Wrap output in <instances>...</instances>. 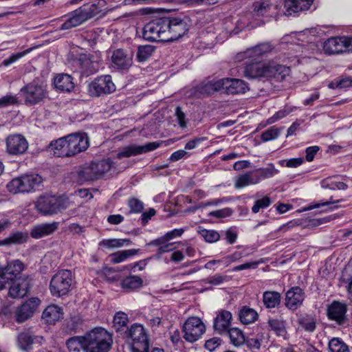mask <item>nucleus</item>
I'll list each match as a JSON object with an SVG mask.
<instances>
[{"mask_svg":"<svg viewBox=\"0 0 352 352\" xmlns=\"http://www.w3.org/2000/svg\"><path fill=\"white\" fill-rule=\"evenodd\" d=\"M329 352H350L349 346L338 338H333L328 344Z\"/></svg>","mask_w":352,"mask_h":352,"instance_id":"45","label":"nucleus"},{"mask_svg":"<svg viewBox=\"0 0 352 352\" xmlns=\"http://www.w3.org/2000/svg\"><path fill=\"white\" fill-rule=\"evenodd\" d=\"M290 68L271 61L268 63H245L243 75L248 79L283 81L290 74Z\"/></svg>","mask_w":352,"mask_h":352,"instance_id":"1","label":"nucleus"},{"mask_svg":"<svg viewBox=\"0 0 352 352\" xmlns=\"http://www.w3.org/2000/svg\"><path fill=\"white\" fill-rule=\"evenodd\" d=\"M232 315L230 311L226 309H220L217 312L214 318L213 328L219 334H224L230 329Z\"/></svg>","mask_w":352,"mask_h":352,"instance_id":"21","label":"nucleus"},{"mask_svg":"<svg viewBox=\"0 0 352 352\" xmlns=\"http://www.w3.org/2000/svg\"><path fill=\"white\" fill-rule=\"evenodd\" d=\"M304 162V159L302 157L292 158L288 160L280 161V164L289 168H296L300 166Z\"/></svg>","mask_w":352,"mask_h":352,"instance_id":"59","label":"nucleus"},{"mask_svg":"<svg viewBox=\"0 0 352 352\" xmlns=\"http://www.w3.org/2000/svg\"><path fill=\"white\" fill-rule=\"evenodd\" d=\"M221 340L219 338H212L206 340L205 347L210 351H214L217 347L221 345Z\"/></svg>","mask_w":352,"mask_h":352,"instance_id":"60","label":"nucleus"},{"mask_svg":"<svg viewBox=\"0 0 352 352\" xmlns=\"http://www.w3.org/2000/svg\"><path fill=\"white\" fill-rule=\"evenodd\" d=\"M160 143L149 142L144 145L131 144L123 148V150L117 154V157L121 159L122 157H129L131 156L138 155L145 153L157 148Z\"/></svg>","mask_w":352,"mask_h":352,"instance_id":"19","label":"nucleus"},{"mask_svg":"<svg viewBox=\"0 0 352 352\" xmlns=\"http://www.w3.org/2000/svg\"><path fill=\"white\" fill-rule=\"evenodd\" d=\"M89 145V138L85 133H76L52 142L49 148L54 156L69 157L86 151Z\"/></svg>","mask_w":352,"mask_h":352,"instance_id":"2","label":"nucleus"},{"mask_svg":"<svg viewBox=\"0 0 352 352\" xmlns=\"http://www.w3.org/2000/svg\"><path fill=\"white\" fill-rule=\"evenodd\" d=\"M85 338L83 336H74L67 340L66 344L70 351H80L81 349L85 352Z\"/></svg>","mask_w":352,"mask_h":352,"instance_id":"41","label":"nucleus"},{"mask_svg":"<svg viewBox=\"0 0 352 352\" xmlns=\"http://www.w3.org/2000/svg\"><path fill=\"white\" fill-rule=\"evenodd\" d=\"M67 208L65 200L55 196H41L36 204V210L43 215L57 214Z\"/></svg>","mask_w":352,"mask_h":352,"instance_id":"10","label":"nucleus"},{"mask_svg":"<svg viewBox=\"0 0 352 352\" xmlns=\"http://www.w3.org/2000/svg\"><path fill=\"white\" fill-rule=\"evenodd\" d=\"M143 280L138 276H130L126 277L121 283L122 288L126 291L131 292L139 289L142 286Z\"/></svg>","mask_w":352,"mask_h":352,"instance_id":"39","label":"nucleus"},{"mask_svg":"<svg viewBox=\"0 0 352 352\" xmlns=\"http://www.w3.org/2000/svg\"><path fill=\"white\" fill-rule=\"evenodd\" d=\"M226 280V276L221 274H215L212 276H209L207 278V283L213 285H219L223 283Z\"/></svg>","mask_w":352,"mask_h":352,"instance_id":"61","label":"nucleus"},{"mask_svg":"<svg viewBox=\"0 0 352 352\" xmlns=\"http://www.w3.org/2000/svg\"><path fill=\"white\" fill-rule=\"evenodd\" d=\"M73 283L72 273L68 270L58 271L51 278L50 290L53 296L66 295Z\"/></svg>","mask_w":352,"mask_h":352,"instance_id":"8","label":"nucleus"},{"mask_svg":"<svg viewBox=\"0 0 352 352\" xmlns=\"http://www.w3.org/2000/svg\"><path fill=\"white\" fill-rule=\"evenodd\" d=\"M24 269V264L20 260L9 262L2 270L11 280H13Z\"/></svg>","mask_w":352,"mask_h":352,"instance_id":"33","label":"nucleus"},{"mask_svg":"<svg viewBox=\"0 0 352 352\" xmlns=\"http://www.w3.org/2000/svg\"><path fill=\"white\" fill-rule=\"evenodd\" d=\"M258 314L256 310L247 306H243L239 312V318L241 323L249 324L257 320Z\"/></svg>","mask_w":352,"mask_h":352,"instance_id":"34","label":"nucleus"},{"mask_svg":"<svg viewBox=\"0 0 352 352\" xmlns=\"http://www.w3.org/2000/svg\"><path fill=\"white\" fill-rule=\"evenodd\" d=\"M91 164L99 179L109 172L113 167V162L109 158L103 159L98 162H92Z\"/></svg>","mask_w":352,"mask_h":352,"instance_id":"40","label":"nucleus"},{"mask_svg":"<svg viewBox=\"0 0 352 352\" xmlns=\"http://www.w3.org/2000/svg\"><path fill=\"white\" fill-rule=\"evenodd\" d=\"M345 37H332L323 44V50L326 54H341L346 52Z\"/></svg>","mask_w":352,"mask_h":352,"instance_id":"24","label":"nucleus"},{"mask_svg":"<svg viewBox=\"0 0 352 352\" xmlns=\"http://www.w3.org/2000/svg\"><path fill=\"white\" fill-rule=\"evenodd\" d=\"M79 62L81 69L87 75L92 74L98 71V64L92 62L86 55L80 56Z\"/></svg>","mask_w":352,"mask_h":352,"instance_id":"44","label":"nucleus"},{"mask_svg":"<svg viewBox=\"0 0 352 352\" xmlns=\"http://www.w3.org/2000/svg\"><path fill=\"white\" fill-rule=\"evenodd\" d=\"M138 251V250L131 249L116 252L110 255L111 261L114 264L122 263L130 256L135 255Z\"/></svg>","mask_w":352,"mask_h":352,"instance_id":"42","label":"nucleus"},{"mask_svg":"<svg viewBox=\"0 0 352 352\" xmlns=\"http://www.w3.org/2000/svg\"><path fill=\"white\" fill-rule=\"evenodd\" d=\"M28 148V142L26 138L21 134L10 135L6 138L7 151L12 155H21Z\"/></svg>","mask_w":352,"mask_h":352,"instance_id":"16","label":"nucleus"},{"mask_svg":"<svg viewBox=\"0 0 352 352\" xmlns=\"http://www.w3.org/2000/svg\"><path fill=\"white\" fill-rule=\"evenodd\" d=\"M198 233L208 243H214L220 239L219 232L213 230H206L205 228H199Z\"/></svg>","mask_w":352,"mask_h":352,"instance_id":"47","label":"nucleus"},{"mask_svg":"<svg viewBox=\"0 0 352 352\" xmlns=\"http://www.w3.org/2000/svg\"><path fill=\"white\" fill-rule=\"evenodd\" d=\"M32 51V48L27 49L21 52H18L11 55L9 58L5 59L2 62L3 66L8 67L11 64L15 63L16 60L23 57Z\"/></svg>","mask_w":352,"mask_h":352,"instance_id":"55","label":"nucleus"},{"mask_svg":"<svg viewBox=\"0 0 352 352\" xmlns=\"http://www.w3.org/2000/svg\"><path fill=\"white\" fill-rule=\"evenodd\" d=\"M166 24L164 17L154 19L146 23L142 29V37L148 41H166Z\"/></svg>","mask_w":352,"mask_h":352,"instance_id":"11","label":"nucleus"},{"mask_svg":"<svg viewBox=\"0 0 352 352\" xmlns=\"http://www.w3.org/2000/svg\"><path fill=\"white\" fill-rule=\"evenodd\" d=\"M30 289L29 281L26 279H17L11 285L9 295L14 298H21L27 295Z\"/></svg>","mask_w":352,"mask_h":352,"instance_id":"28","label":"nucleus"},{"mask_svg":"<svg viewBox=\"0 0 352 352\" xmlns=\"http://www.w3.org/2000/svg\"><path fill=\"white\" fill-rule=\"evenodd\" d=\"M257 183L261 181L271 178L279 173L274 165L272 163L268 164L265 167L260 168L254 170Z\"/></svg>","mask_w":352,"mask_h":352,"instance_id":"32","label":"nucleus"},{"mask_svg":"<svg viewBox=\"0 0 352 352\" xmlns=\"http://www.w3.org/2000/svg\"><path fill=\"white\" fill-rule=\"evenodd\" d=\"M320 148L318 146H312L306 148V160L307 162L313 161L316 154L319 151Z\"/></svg>","mask_w":352,"mask_h":352,"instance_id":"64","label":"nucleus"},{"mask_svg":"<svg viewBox=\"0 0 352 352\" xmlns=\"http://www.w3.org/2000/svg\"><path fill=\"white\" fill-rule=\"evenodd\" d=\"M155 47L151 45H140L137 52V59L139 62L146 60L154 52Z\"/></svg>","mask_w":352,"mask_h":352,"instance_id":"46","label":"nucleus"},{"mask_svg":"<svg viewBox=\"0 0 352 352\" xmlns=\"http://www.w3.org/2000/svg\"><path fill=\"white\" fill-rule=\"evenodd\" d=\"M19 346L23 350L30 349L33 343V338L28 332H22L18 336Z\"/></svg>","mask_w":352,"mask_h":352,"instance_id":"48","label":"nucleus"},{"mask_svg":"<svg viewBox=\"0 0 352 352\" xmlns=\"http://www.w3.org/2000/svg\"><path fill=\"white\" fill-rule=\"evenodd\" d=\"M267 324L270 329L274 331L278 336H283L285 332V328L283 320L270 318Z\"/></svg>","mask_w":352,"mask_h":352,"instance_id":"49","label":"nucleus"},{"mask_svg":"<svg viewBox=\"0 0 352 352\" xmlns=\"http://www.w3.org/2000/svg\"><path fill=\"white\" fill-rule=\"evenodd\" d=\"M78 175L80 179L82 182L94 181L99 179L91 163L83 166L80 170Z\"/></svg>","mask_w":352,"mask_h":352,"instance_id":"43","label":"nucleus"},{"mask_svg":"<svg viewBox=\"0 0 352 352\" xmlns=\"http://www.w3.org/2000/svg\"><path fill=\"white\" fill-rule=\"evenodd\" d=\"M252 14L254 17H272L278 12L277 6L270 0L255 1L252 5Z\"/></svg>","mask_w":352,"mask_h":352,"instance_id":"18","label":"nucleus"},{"mask_svg":"<svg viewBox=\"0 0 352 352\" xmlns=\"http://www.w3.org/2000/svg\"><path fill=\"white\" fill-rule=\"evenodd\" d=\"M221 91L228 94H244L249 89L247 83L241 79L226 78L221 79Z\"/></svg>","mask_w":352,"mask_h":352,"instance_id":"17","label":"nucleus"},{"mask_svg":"<svg viewBox=\"0 0 352 352\" xmlns=\"http://www.w3.org/2000/svg\"><path fill=\"white\" fill-rule=\"evenodd\" d=\"M280 133V129L276 126H271L261 135L263 142H268L276 139Z\"/></svg>","mask_w":352,"mask_h":352,"instance_id":"50","label":"nucleus"},{"mask_svg":"<svg viewBox=\"0 0 352 352\" xmlns=\"http://www.w3.org/2000/svg\"><path fill=\"white\" fill-rule=\"evenodd\" d=\"M63 311L61 307L52 305L45 308L42 314V318L48 324H54L63 318Z\"/></svg>","mask_w":352,"mask_h":352,"instance_id":"30","label":"nucleus"},{"mask_svg":"<svg viewBox=\"0 0 352 352\" xmlns=\"http://www.w3.org/2000/svg\"><path fill=\"white\" fill-rule=\"evenodd\" d=\"M54 85L56 89L70 92L74 88L73 78L67 74H60L54 80Z\"/></svg>","mask_w":352,"mask_h":352,"instance_id":"29","label":"nucleus"},{"mask_svg":"<svg viewBox=\"0 0 352 352\" xmlns=\"http://www.w3.org/2000/svg\"><path fill=\"white\" fill-rule=\"evenodd\" d=\"M42 182L43 178L39 175H23L12 179L6 187L13 194L30 192L35 190Z\"/></svg>","mask_w":352,"mask_h":352,"instance_id":"7","label":"nucleus"},{"mask_svg":"<svg viewBox=\"0 0 352 352\" xmlns=\"http://www.w3.org/2000/svg\"><path fill=\"white\" fill-rule=\"evenodd\" d=\"M20 95L27 106H34L43 102L48 96L47 86L34 80L20 89Z\"/></svg>","mask_w":352,"mask_h":352,"instance_id":"5","label":"nucleus"},{"mask_svg":"<svg viewBox=\"0 0 352 352\" xmlns=\"http://www.w3.org/2000/svg\"><path fill=\"white\" fill-rule=\"evenodd\" d=\"M133 63V56L123 49H117L112 52L111 67L116 70H127Z\"/></svg>","mask_w":352,"mask_h":352,"instance_id":"14","label":"nucleus"},{"mask_svg":"<svg viewBox=\"0 0 352 352\" xmlns=\"http://www.w3.org/2000/svg\"><path fill=\"white\" fill-rule=\"evenodd\" d=\"M166 24L167 42L176 41L184 36L191 26V21L187 16L164 17Z\"/></svg>","mask_w":352,"mask_h":352,"instance_id":"6","label":"nucleus"},{"mask_svg":"<svg viewBox=\"0 0 352 352\" xmlns=\"http://www.w3.org/2000/svg\"><path fill=\"white\" fill-rule=\"evenodd\" d=\"M314 0H285L284 14L292 16L309 10Z\"/></svg>","mask_w":352,"mask_h":352,"instance_id":"22","label":"nucleus"},{"mask_svg":"<svg viewBox=\"0 0 352 352\" xmlns=\"http://www.w3.org/2000/svg\"><path fill=\"white\" fill-rule=\"evenodd\" d=\"M85 352H108L112 345L111 334L102 327H96L85 335Z\"/></svg>","mask_w":352,"mask_h":352,"instance_id":"3","label":"nucleus"},{"mask_svg":"<svg viewBox=\"0 0 352 352\" xmlns=\"http://www.w3.org/2000/svg\"><path fill=\"white\" fill-rule=\"evenodd\" d=\"M347 307L345 303L333 301L327 309L329 319L334 320L339 325L344 324L346 321V313Z\"/></svg>","mask_w":352,"mask_h":352,"instance_id":"20","label":"nucleus"},{"mask_svg":"<svg viewBox=\"0 0 352 352\" xmlns=\"http://www.w3.org/2000/svg\"><path fill=\"white\" fill-rule=\"evenodd\" d=\"M28 239V233L26 232L16 231L12 232L8 237L0 241V245L10 244H21Z\"/></svg>","mask_w":352,"mask_h":352,"instance_id":"36","label":"nucleus"},{"mask_svg":"<svg viewBox=\"0 0 352 352\" xmlns=\"http://www.w3.org/2000/svg\"><path fill=\"white\" fill-rule=\"evenodd\" d=\"M115 90L116 85L110 75L98 76L88 85L89 94L94 97L109 94Z\"/></svg>","mask_w":352,"mask_h":352,"instance_id":"13","label":"nucleus"},{"mask_svg":"<svg viewBox=\"0 0 352 352\" xmlns=\"http://www.w3.org/2000/svg\"><path fill=\"white\" fill-rule=\"evenodd\" d=\"M243 256V254L241 252H234L230 255H228L223 258L226 263V266L229 265L232 263L236 262L241 259Z\"/></svg>","mask_w":352,"mask_h":352,"instance_id":"62","label":"nucleus"},{"mask_svg":"<svg viewBox=\"0 0 352 352\" xmlns=\"http://www.w3.org/2000/svg\"><path fill=\"white\" fill-rule=\"evenodd\" d=\"M272 46L270 43H260L239 54V58L256 60L260 56L271 52Z\"/></svg>","mask_w":352,"mask_h":352,"instance_id":"25","label":"nucleus"},{"mask_svg":"<svg viewBox=\"0 0 352 352\" xmlns=\"http://www.w3.org/2000/svg\"><path fill=\"white\" fill-rule=\"evenodd\" d=\"M175 116L177 118V120L178 122L179 125L182 128L186 127V122L185 120V114L182 111V108L180 107H177L175 109Z\"/></svg>","mask_w":352,"mask_h":352,"instance_id":"63","label":"nucleus"},{"mask_svg":"<svg viewBox=\"0 0 352 352\" xmlns=\"http://www.w3.org/2000/svg\"><path fill=\"white\" fill-rule=\"evenodd\" d=\"M226 334L228 335L230 343L235 346H242L245 342L244 333L237 327L230 328Z\"/></svg>","mask_w":352,"mask_h":352,"instance_id":"38","label":"nucleus"},{"mask_svg":"<svg viewBox=\"0 0 352 352\" xmlns=\"http://www.w3.org/2000/svg\"><path fill=\"white\" fill-rule=\"evenodd\" d=\"M322 187L331 190H346L348 186L342 182H334L331 178H326L322 181Z\"/></svg>","mask_w":352,"mask_h":352,"instance_id":"51","label":"nucleus"},{"mask_svg":"<svg viewBox=\"0 0 352 352\" xmlns=\"http://www.w3.org/2000/svg\"><path fill=\"white\" fill-rule=\"evenodd\" d=\"M131 243V241L126 239H108L102 240L98 245L99 248L104 250H111L114 248H119L124 245H128Z\"/></svg>","mask_w":352,"mask_h":352,"instance_id":"37","label":"nucleus"},{"mask_svg":"<svg viewBox=\"0 0 352 352\" xmlns=\"http://www.w3.org/2000/svg\"><path fill=\"white\" fill-rule=\"evenodd\" d=\"M232 210L230 208H225L220 210L212 211L208 214L210 217H214L217 219L225 218L231 216Z\"/></svg>","mask_w":352,"mask_h":352,"instance_id":"58","label":"nucleus"},{"mask_svg":"<svg viewBox=\"0 0 352 352\" xmlns=\"http://www.w3.org/2000/svg\"><path fill=\"white\" fill-rule=\"evenodd\" d=\"M18 102L16 96L8 94L0 98V108L8 107L10 105L15 104Z\"/></svg>","mask_w":352,"mask_h":352,"instance_id":"57","label":"nucleus"},{"mask_svg":"<svg viewBox=\"0 0 352 352\" xmlns=\"http://www.w3.org/2000/svg\"><path fill=\"white\" fill-rule=\"evenodd\" d=\"M100 12L96 4L85 5L66 16V20L60 25V30H69L80 25L89 19L94 17Z\"/></svg>","mask_w":352,"mask_h":352,"instance_id":"4","label":"nucleus"},{"mask_svg":"<svg viewBox=\"0 0 352 352\" xmlns=\"http://www.w3.org/2000/svg\"><path fill=\"white\" fill-rule=\"evenodd\" d=\"M128 322V316L124 312H118L113 318V326L118 331L125 327Z\"/></svg>","mask_w":352,"mask_h":352,"instance_id":"53","label":"nucleus"},{"mask_svg":"<svg viewBox=\"0 0 352 352\" xmlns=\"http://www.w3.org/2000/svg\"><path fill=\"white\" fill-rule=\"evenodd\" d=\"M41 300L38 298H31L19 307L15 313L16 321L22 323L31 318L36 311Z\"/></svg>","mask_w":352,"mask_h":352,"instance_id":"15","label":"nucleus"},{"mask_svg":"<svg viewBox=\"0 0 352 352\" xmlns=\"http://www.w3.org/2000/svg\"><path fill=\"white\" fill-rule=\"evenodd\" d=\"M58 228V223H45L34 226L30 232L32 238L38 239L53 234Z\"/></svg>","mask_w":352,"mask_h":352,"instance_id":"26","label":"nucleus"},{"mask_svg":"<svg viewBox=\"0 0 352 352\" xmlns=\"http://www.w3.org/2000/svg\"><path fill=\"white\" fill-rule=\"evenodd\" d=\"M299 324L307 331L312 332L316 329V322L311 317L306 316L299 319Z\"/></svg>","mask_w":352,"mask_h":352,"instance_id":"54","label":"nucleus"},{"mask_svg":"<svg viewBox=\"0 0 352 352\" xmlns=\"http://www.w3.org/2000/svg\"><path fill=\"white\" fill-rule=\"evenodd\" d=\"M256 184L258 183L254 170L240 175L234 180V187L237 189Z\"/></svg>","mask_w":352,"mask_h":352,"instance_id":"35","label":"nucleus"},{"mask_svg":"<svg viewBox=\"0 0 352 352\" xmlns=\"http://www.w3.org/2000/svg\"><path fill=\"white\" fill-rule=\"evenodd\" d=\"M131 352H148V337L142 325L134 324L127 331Z\"/></svg>","mask_w":352,"mask_h":352,"instance_id":"9","label":"nucleus"},{"mask_svg":"<svg viewBox=\"0 0 352 352\" xmlns=\"http://www.w3.org/2000/svg\"><path fill=\"white\" fill-rule=\"evenodd\" d=\"M182 331L184 339L192 343L198 340L206 331V327L201 320L197 317H190L184 322Z\"/></svg>","mask_w":352,"mask_h":352,"instance_id":"12","label":"nucleus"},{"mask_svg":"<svg viewBox=\"0 0 352 352\" xmlns=\"http://www.w3.org/2000/svg\"><path fill=\"white\" fill-rule=\"evenodd\" d=\"M262 300L266 309L278 308L281 302V294L275 291H265L263 294Z\"/></svg>","mask_w":352,"mask_h":352,"instance_id":"31","label":"nucleus"},{"mask_svg":"<svg viewBox=\"0 0 352 352\" xmlns=\"http://www.w3.org/2000/svg\"><path fill=\"white\" fill-rule=\"evenodd\" d=\"M219 91H221V79L199 85L195 89V96L198 98H202L208 96Z\"/></svg>","mask_w":352,"mask_h":352,"instance_id":"27","label":"nucleus"},{"mask_svg":"<svg viewBox=\"0 0 352 352\" xmlns=\"http://www.w3.org/2000/svg\"><path fill=\"white\" fill-rule=\"evenodd\" d=\"M305 294L299 287H294L288 290L285 296V306L292 310L297 309L302 303Z\"/></svg>","mask_w":352,"mask_h":352,"instance_id":"23","label":"nucleus"},{"mask_svg":"<svg viewBox=\"0 0 352 352\" xmlns=\"http://www.w3.org/2000/svg\"><path fill=\"white\" fill-rule=\"evenodd\" d=\"M271 204L270 199L265 196L261 199H258L254 202L252 208V211L254 213H257L261 209L266 208Z\"/></svg>","mask_w":352,"mask_h":352,"instance_id":"56","label":"nucleus"},{"mask_svg":"<svg viewBox=\"0 0 352 352\" xmlns=\"http://www.w3.org/2000/svg\"><path fill=\"white\" fill-rule=\"evenodd\" d=\"M128 206L130 208L129 213H140L144 209L143 202L135 197L129 199Z\"/></svg>","mask_w":352,"mask_h":352,"instance_id":"52","label":"nucleus"}]
</instances>
